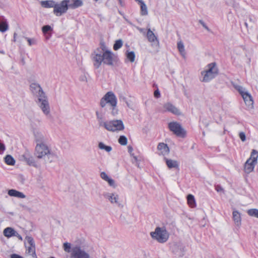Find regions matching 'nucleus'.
I'll list each match as a JSON object with an SVG mask.
<instances>
[{
  "instance_id": "72a5a7b5",
  "label": "nucleus",
  "mask_w": 258,
  "mask_h": 258,
  "mask_svg": "<svg viewBox=\"0 0 258 258\" xmlns=\"http://www.w3.org/2000/svg\"><path fill=\"white\" fill-rule=\"evenodd\" d=\"M247 214L252 217H255L258 218V209H251L247 211Z\"/></svg>"
},
{
  "instance_id": "09e8293b",
  "label": "nucleus",
  "mask_w": 258,
  "mask_h": 258,
  "mask_svg": "<svg viewBox=\"0 0 258 258\" xmlns=\"http://www.w3.org/2000/svg\"><path fill=\"white\" fill-rule=\"evenodd\" d=\"M250 61H251L250 58V57H247V55H246V56H245V63L247 64V66H250Z\"/></svg>"
},
{
  "instance_id": "864d4df0",
  "label": "nucleus",
  "mask_w": 258,
  "mask_h": 258,
  "mask_svg": "<svg viewBox=\"0 0 258 258\" xmlns=\"http://www.w3.org/2000/svg\"><path fill=\"white\" fill-rule=\"evenodd\" d=\"M13 236L17 237L20 240H23L22 236L16 231H15V235Z\"/></svg>"
},
{
  "instance_id": "f257e3e1",
  "label": "nucleus",
  "mask_w": 258,
  "mask_h": 258,
  "mask_svg": "<svg viewBox=\"0 0 258 258\" xmlns=\"http://www.w3.org/2000/svg\"><path fill=\"white\" fill-rule=\"evenodd\" d=\"M92 59L94 66L96 69H98L102 63L108 66H112L115 61V56L107 49L104 44L101 43L100 47L92 53Z\"/></svg>"
},
{
  "instance_id": "473e14b6",
  "label": "nucleus",
  "mask_w": 258,
  "mask_h": 258,
  "mask_svg": "<svg viewBox=\"0 0 258 258\" xmlns=\"http://www.w3.org/2000/svg\"><path fill=\"white\" fill-rule=\"evenodd\" d=\"M140 7H141V15L142 16H145L148 15V10L147 7L145 4V3H141V4H140Z\"/></svg>"
},
{
  "instance_id": "774afa93",
  "label": "nucleus",
  "mask_w": 258,
  "mask_h": 258,
  "mask_svg": "<svg viewBox=\"0 0 258 258\" xmlns=\"http://www.w3.org/2000/svg\"><path fill=\"white\" fill-rule=\"evenodd\" d=\"M94 1H95V2H97V1H98V0H94Z\"/></svg>"
},
{
  "instance_id": "a19ab883",
  "label": "nucleus",
  "mask_w": 258,
  "mask_h": 258,
  "mask_svg": "<svg viewBox=\"0 0 258 258\" xmlns=\"http://www.w3.org/2000/svg\"><path fill=\"white\" fill-rule=\"evenodd\" d=\"M25 39L28 41L29 46H31L32 45H35L37 43V40L35 38L31 39L28 37H25Z\"/></svg>"
},
{
  "instance_id": "c756f323",
  "label": "nucleus",
  "mask_w": 258,
  "mask_h": 258,
  "mask_svg": "<svg viewBox=\"0 0 258 258\" xmlns=\"http://www.w3.org/2000/svg\"><path fill=\"white\" fill-rule=\"evenodd\" d=\"M6 163L9 165H14L15 163V160L11 155H8L5 158Z\"/></svg>"
},
{
  "instance_id": "4d7b16f0",
  "label": "nucleus",
  "mask_w": 258,
  "mask_h": 258,
  "mask_svg": "<svg viewBox=\"0 0 258 258\" xmlns=\"http://www.w3.org/2000/svg\"><path fill=\"white\" fill-rule=\"evenodd\" d=\"M200 23L202 25V26L207 30H209L208 27L206 26V25L202 21H200Z\"/></svg>"
},
{
  "instance_id": "e2e57ef3",
  "label": "nucleus",
  "mask_w": 258,
  "mask_h": 258,
  "mask_svg": "<svg viewBox=\"0 0 258 258\" xmlns=\"http://www.w3.org/2000/svg\"><path fill=\"white\" fill-rule=\"evenodd\" d=\"M136 2H139V3L140 4H141V3H144V2L142 1V0H135Z\"/></svg>"
},
{
  "instance_id": "c9c22d12",
  "label": "nucleus",
  "mask_w": 258,
  "mask_h": 258,
  "mask_svg": "<svg viewBox=\"0 0 258 258\" xmlns=\"http://www.w3.org/2000/svg\"><path fill=\"white\" fill-rule=\"evenodd\" d=\"M127 59L132 62L135 61V54L134 51L128 52L126 53Z\"/></svg>"
},
{
  "instance_id": "7c9ffc66",
  "label": "nucleus",
  "mask_w": 258,
  "mask_h": 258,
  "mask_svg": "<svg viewBox=\"0 0 258 258\" xmlns=\"http://www.w3.org/2000/svg\"><path fill=\"white\" fill-rule=\"evenodd\" d=\"M187 203L191 207L194 208L196 206V202L194 197L191 195H188L187 197Z\"/></svg>"
},
{
  "instance_id": "4c0bfd02",
  "label": "nucleus",
  "mask_w": 258,
  "mask_h": 258,
  "mask_svg": "<svg viewBox=\"0 0 258 258\" xmlns=\"http://www.w3.org/2000/svg\"><path fill=\"white\" fill-rule=\"evenodd\" d=\"M235 89L239 92L240 95L242 96L243 95L246 94L247 92L245 90V89L241 86H236Z\"/></svg>"
},
{
  "instance_id": "412c9836",
  "label": "nucleus",
  "mask_w": 258,
  "mask_h": 258,
  "mask_svg": "<svg viewBox=\"0 0 258 258\" xmlns=\"http://www.w3.org/2000/svg\"><path fill=\"white\" fill-rule=\"evenodd\" d=\"M232 218L233 220L234 221L235 224L239 227L241 224V218L240 213L234 210L232 213Z\"/></svg>"
},
{
  "instance_id": "69168bd1",
  "label": "nucleus",
  "mask_w": 258,
  "mask_h": 258,
  "mask_svg": "<svg viewBox=\"0 0 258 258\" xmlns=\"http://www.w3.org/2000/svg\"><path fill=\"white\" fill-rule=\"evenodd\" d=\"M244 24H245V26H246V27H247V23L246 22H245V23H244Z\"/></svg>"
},
{
  "instance_id": "393cba45",
  "label": "nucleus",
  "mask_w": 258,
  "mask_h": 258,
  "mask_svg": "<svg viewBox=\"0 0 258 258\" xmlns=\"http://www.w3.org/2000/svg\"><path fill=\"white\" fill-rule=\"evenodd\" d=\"M245 104L248 106H250L253 104V100L251 95L247 92L242 96Z\"/></svg>"
},
{
  "instance_id": "de8ad7c7",
  "label": "nucleus",
  "mask_w": 258,
  "mask_h": 258,
  "mask_svg": "<svg viewBox=\"0 0 258 258\" xmlns=\"http://www.w3.org/2000/svg\"><path fill=\"white\" fill-rule=\"evenodd\" d=\"M10 258H24V257H22V256H20L19 254L14 253L10 255Z\"/></svg>"
},
{
  "instance_id": "a211bd4d",
  "label": "nucleus",
  "mask_w": 258,
  "mask_h": 258,
  "mask_svg": "<svg viewBox=\"0 0 258 258\" xmlns=\"http://www.w3.org/2000/svg\"><path fill=\"white\" fill-rule=\"evenodd\" d=\"M157 149L160 151L159 154L163 156L168 155L170 151L167 145L164 143H160L157 146Z\"/></svg>"
},
{
  "instance_id": "f8f14e48",
  "label": "nucleus",
  "mask_w": 258,
  "mask_h": 258,
  "mask_svg": "<svg viewBox=\"0 0 258 258\" xmlns=\"http://www.w3.org/2000/svg\"><path fill=\"white\" fill-rule=\"evenodd\" d=\"M25 244L26 248V253L31 255L34 258H36L35 243L33 238L30 236H26Z\"/></svg>"
},
{
  "instance_id": "f704fd0d",
  "label": "nucleus",
  "mask_w": 258,
  "mask_h": 258,
  "mask_svg": "<svg viewBox=\"0 0 258 258\" xmlns=\"http://www.w3.org/2000/svg\"><path fill=\"white\" fill-rule=\"evenodd\" d=\"M73 246H71V243L68 242H65L63 244V248L64 250L67 252H71Z\"/></svg>"
},
{
  "instance_id": "f3484780",
  "label": "nucleus",
  "mask_w": 258,
  "mask_h": 258,
  "mask_svg": "<svg viewBox=\"0 0 258 258\" xmlns=\"http://www.w3.org/2000/svg\"><path fill=\"white\" fill-rule=\"evenodd\" d=\"M163 108L164 109V111H169L176 115L180 114L179 110L170 103L164 104Z\"/></svg>"
},
{
  "instance_id": "2eb2a0df",
  "label": "nucleus",
  "mask_w": 258,
  "mask_h": 258,
  "mask_svg": "<svg viewBox=\"0 0 258 258\" xmlns=\"http://www.w3.org/2000/svg\"><path fill=\"white\" fill-rule=\"evenodd\" d=\"M105 110L104 107H101L100 108L96 110V115L97 119L98 120V125L101 127L102 125L106 121L104 120V114Z\"/></svg>"
},
{
  "instance_id": "0e129e2a",
  "label": "nucleus",
  "mask_w": 258,
  "mask_h": 258,
  "mask_svg": "<svg viewBox=\"0 0 258 258\" xmlns=\"http://www.w3.org/2000/svg\"><path fill=\"white\" fill-rule=\"evenodd\" d=\"M22 207L24 209H26L27 208V207L24 206V205H21Z\"/></svg>"
},
{
  "instance_id": "052dcab7",
  "label": "nucleus",
  "mask_w": 258,
  "mask_h": 258,
  "mask_svg": "<svg viewBox=\"0 0 258 258\" xmlns=\"http://www.w3.org/2000/svg\"><path fill=\"white\" fill-rule=\"evenodd\" d=\"M125 103L126 104V105L128 107L132 108V105L131 104V103H129L128 101H126Z\"/></svg>"
},
{
  "instance_id": "b1692460",
  "label": "nucleus",
  "mask_w": 258,
  "mask_h": 258,
  "mask_svg": "<svg viewBox=\"0 0 258 258\" xmlns=\"http://www.w3.org/2000/svg\"><path fill=\"white\" fill-rule=\"evenodd\" d=\"M8 195L11 197H15L19 198H25L26 196L22 192L15 189H10L8 191Z\"/></svg>"
},
{
  "instance_id": "bf43d9fd",
  "label": "nucleus",
  "mask_w": 258,
  "mask_h": 258,
  "mask_svg": "<svg viewBox=\"0 0 258 258\" xmlns=\"http://www.w3.org/2000/svg\"><path fill=\"white\" fill-rule=\"evenodd\" d=\"M120 100L121 101H122L123 102H126V101H127L126 98L124 96H122V97H121L120 98Z\"/></svg>"
},
{
  "instance_id": "a878e982",
  "label": "nucleus",
  "mask_w": 258,
  "mask_h": 258,
  "mask_svg": "<svg viewBox=\"0 0 258 258\" xmlns=\"http://www.w3.org/2000/svg\"><path fill=\"white\" fill-rule=\"evenodd\" d=\"M55 2L53 1H41V5L42 7L45 8H54V7L55 6Z\"/></svg>"
},
{
  "instance_id": "5fc2aeb1",
  "label": "nucleus",
  "mask_w": 258,
  "mask_h": 258,
  "mask_svg": "<svg viewBox=\"0 0 258 258\" xmlns=\"http://www.w3.org/2000/svg\"><path fill=\"white\" fill-rule=\"evenodd\" d=\"M5 146L4 144L0 143V151L4 152L5 150Z\"/></svg>"
},
{
  "instance_id": "20e7f679",
  "label": "nucleus",
  "mask_w": 258,
  "mask_h": 258,
  "mask_svg": "<svg viewBox=\"0 0 258 258\" xmlns=\"http://www.w3.org/2000/svg\"><path fill=\"white\" fill-rule=\"evenodd\" d=\"M36 103L43 113L48 119L52 118L48 99L46 95L36 99Z\"/></svg>"
},
{
  "instance_id": "3c124183",
  "label": "nucleus",
  "mask_w": 258,
  "mask_h": 258,
  "mask_svg": "<svg viewBox=\"0 0 258 258\" xmlns=\"http://www.w3.org/2000/svg\"><path fill=\"white\" fill-rule=\"evenodd\" d=\"M128 152L130 153L131 156H133L134 154L133 153V148L132 147L129 146L127 147Z\"/></svg>"
},
{
  "instance_id": "39448f33",
  "label": "nucleus",
  "mask_w": 258,
  "mask_h": 258,
  "mask_svg": "<svg viewBox=\"0 0 258 258\" xmlns=\"http://www.w3.org/2000/svg\"><path fill=\"white\" fill-rule=\"evenodd\" d=\"M101 127H103L109 132H117L122 131L124 128V124L121 120H112L106 121Z\"/></svg>"
},
{
  "instance_id": "2f4dec72",
  "label": "nucleus",
  "mask_w": 258,
  "mask_h": 258,
  "mask_svg": "<svg viewBox=\"0 0 258 258\" xmlns=\"http://www.w3.org/2000/svg\"><path fill=\"white\" fill-rule=\"evenodd\" d=\"M98 148L101 150L106 151L107 152H110L112 150V147L111 146H106L102 142L99 143Z\"/></svg>"
},
{
  "instance_id": "bb28decb",
  "label": "nucleus",
  "mask_w": 258,
  "mask_h": 258,
  "mask_svg": "<svg viewBox=\"0 0 258 258\" xmlns=\"http://www.w3.org/2000/svg\"><path fill=\"white\" fill-rule=\"evenodd\" d=\"M15 230L11 227L5 228L3 231L4 235L7 237H11L15 235Z\"/></svg>"
},
{
  "instance_id": "6e6552de",
  "label": "nucleus",
  "mask_w": 258,
  "mask_h": 258,
  "mask_svg": "<svg viewBox=\"0 0 258 258\" xmlns=\"http://www.w3.org/2000/svg\"><path fill=\"white\" fill-rule=\"evenodd\" d=\"M71 258H91L89 253L84 248L78 245H73Z\"/></svg>"
},
{
  "instance_id": "6ab92c4d",
  "label": "nucleus",
  "mask_w": 258,
  "mask_h": 258,
  "mask_svg": "<svg viewBox=\"0 0 258 258\" xmlns=\"http://www.w3.org/2000/svg\"><path fill=\"white\" fill-rule=\"evenodd\" d=\"M146 35L149 42L155 43L157 45H158L159 41L158 40L157 37L155 36V34L153 31L151 30L150 28L148 29Z\"/></svg>"
},
{
  "instance_id": "8fccbe9b",
  "label": "nucleus",
  "mask_w": 258,
  "mask_h": 258,
  "mask_svg": "<svg viewBox=\"0 0 258 258\" xmlns=\"http://www.w3.org/2000/svg\"><path fill=\"white\" fill-rule=\"evenodd\" d=\"M137 29L143 34H144V35L146 34L147 32H146V30L145 29L139 28V27H137Z\"/></svg>"
},
{
  "instance_id": "680f3d73",
  "label": "nucleus",
  "mask_w": 258,
  "mask_h": 258,
  "mask_svg": "<svg viewBox=\"0 0 258 258\" xmlns=\"http://www.w3.org/2000/svg\"><path fill=\"white\" fill-rule=\"evenodd\" d=\"M17 33H15H15H14V38H13V41L14 42H15L16 41V36H17Z\"/></svg>"
},
{
  "instance_id": "6e6d98bb",
  "label": "nucleus",
  "mask_w": 258,
  "mask_h": 258,
  "mask_svg": "<svg viewBox=\"0 0 258 258\" xmlns=\"http://www.w3.org/2000/svg\"><path fill=\"white\" fill-rule=\"evenodd\" d=\"M80 80L83 82H87V77L85 75L82 76L80 78Z\"/></svg>"
},
{
  "instance_id": "0eeeda50",
  "label": "nucleus",
  "mask_w": 258,
  "mask_h": 258,
  "mask_svg": "<svg viewBox=\"0 0 258 258\" xmlns=\"http://www.w3.org/2000/svg\"><path fill=\"white\" fill-rule=\"evenodd\" d=\"M257 157L258 152L255 150H252L250 158L247 159L244 164V171L246 173L249 174L253 170L257 163Z\"/></svg>"
},
{
  "instance_id": "c85d7f7f",
  "label": "nucleus",
  "mask_w": 258,
  "mask_h": 258,
  "mask_svg": "<svg viewBox=\"0 0 258 258\" xmlns=\"http://www.w3.org/2000/svg\"><path fill=\"white\" fill-rule=\"evenodd\" d=\"M9 29V25L6 20L2 21L0 22V32L4 33L7 31Z\"/></svg>"
},
{
  "instance_id": "1a4fd4ad",
  "label": "nucleus",
  "mask_w": 258,
  "mask_h": 258,
  "mask_svg": "<svg viewBox=\"0 0 258 258\" xmlns=\"http://www.w3.org/2000/svg\"><path fill=\"white\" fill-rule=\"evenodd\" d=\"M108 103L110 106H116L117 104V99L114 94L109 91L106 93L101 99L100 105L101 107H105L106 104Z\"/></svg>"
},
{
  "instance_id": "4be33fe9",
  "label": "nucleus",
  "mask_w": 258,
  "mask_h": 258,
  "mask_svg": "<svg viewBox=\"0 0 258 258\" xmlns=\"http://www.w3.org/2000/svg\"><path fill=\"white\" fill-rule=\"evenodd\" d=\"M22 159L29 165L36 166V162L33 157L26 153L22 156Z\"/></svg>"
},
{
  "instance_id": "a18cd8bd",
  "label": "nucleus",
  "mask_w": 258,
  "mask_h": 258,
  "mask_svg": "<svg viewBox=\"0 0 258 258\" xmlns=\"http://www.w3.org/2000/svg\"><path fill=\"white\" fill-rule=\"evenodd\" d=\"M215 189L216 190V191L218 192H223L224 193V189L219 185H217L216 186H215Z\"/></svg>"
},
{
  "instance_id": "f03ea898",
  "label": "nucleus",
  "mask_w": 258,
  "mask_h": 258,
  "mask_svg": "<svg viewBox=\"0 0 258 258\" xmlns=\"http://www.w3.org/2000/svg\"><path fill=\"white\" fill-rule=\"evenodd\" d=\"M34 155L36 158L43 159L46 163H51L56 156L51 152L50 148L44 143H37Z\"/></svg>"
},
{
  "instance_id": "aec40b11",
  "label": "nucleus",
  "mask_w": 258,
  "mask_h": 258,
  "mask_svg": "<svg viewBox=\"0 0 258 258\" xmlns=\"http://www.w3.org/2000/svg\"><path fill=\"white\" fill-rule=\"evenodd\" d=\"M67 2L68 8L75 9L82 6L83 4L81 0H65Z\"/></svg>"
},
{
  "instance_id": "58836bf2",
  "label": "nucleus",
  "mask_w": 258,
  "mask_h": 258,
  "mask_svg": "<svg viewBox=\"0 0 258 258\" xmlns=\"http://www.w3.org/2000/svg\"><path fill=\"white\" fill-rule=\"evenodd\" d=\"M119 143L123 146H125L127 144V140L124 136H121L118 139Z\"/></svg>"
},
{
  "instance_id": "c03bdc74",
  "label": "nucleus",
  "mask_w": 258,
  "mask_h": 258,
  "mask_svg": "<svg viewBox=\"0 0 258 258\" xmlns=\"http://www.w3.org/2000/svg\"><path fill=\"white\" fill-rule=\"evenodd\" d=\"M239 138L242 142H244L246 140L245 134L244 132H240L239 134Z\"/></svg>"
},
{
  "instance_id": "7ed1b4c3",
  "label": "nucleus",
  "mask_w": 258,
  "mask_h": 258,
  "mask_svg": "<svg viewBox=\"0 0 258 258\" xmlns=\"http://www.w3.org/2000/svg\"><path fill=\"white\" fill-rule=\"evenodd\" d=\"M152 238L160 243L166 242L169 238V233L164 226L157 227L154 231L150 232Z\"/></svg>"
},
{
  "instance_id": "9d476101",
  "label": "nucleus",
  "mask_w": 258,
  "mask_h": 258,
  "mask_svg": "<svg viewBox=\"0 0 258 258\" xmlns=\"http://www.w3.org/2000/svg\"><path fill=\"white\" fill-rule=\"evenodd\" d=\"M104 198L112 205L119 208H122V204L119 195L116 192H105L103 194Z\"/></svg>"
},
{
  "instance_id": "603ef678",
  "label": "nucleus",
  "mask_w": 258,
  "mask_h": 258,
  "mask_svg": "<svg viewBox=\"0 0 258 258\" xmlns=\"http://www.w3.org/2000/svg\"><path fill=\"white\" fill-rule=\"evenodd\" d=\"M154 96L156 98H159L160 96V93L158 90H157L154 92Z\"/></svg>"
},
{
  "instance_id": "4468645a",
  "label": "nucleus",
  "mask_w": 258,
  "mask_h": 258,
  "mask_svg": "<svg viewBox=\"0 0 258 258\" xmlns=\"http://www.w3.org/2000/svg\"><path fill=\"white\" fill-rule=\"evenodd\" d=\"M68 8L67 2L63 0L61 2L60 4L55 3V6L53 9V13L56 16H60L63 14L66 13Z\"/></svg>"
},
{
  "instance_id": "79ce46f5",
  "label": "nucleus",
  "mask_w": 258,
  "mask_h": 258,
  "mask_svg": "<svg viewBox=\"0 0 258 258\" xmlns=\"http://www.w3.org/2000/svg\"><path fill=\"white\" fill-rule=\"evenodd\" d=\"M106 181H107L108 183V184L110 186H112L114 188H115L116 187V185L115 184V181L109 177V178H108Z\"/></svg>"
},
{
  "instance_id": "13d9d810",
  "label": "nucleus",
  "mask_w": 258,
  "mask_h": 258,
  "mask_svg": "<svg viewBox=\"0 0 258 258\" xmlns=\"http://www.w3.org/2000/svg\"><path fill=\"white\" fill-rule=\"evenodd\" d=\"M133 157H134V160L136 162V165L138 166V167H139V163L138 162V159H137V157L136 156H134L133 155Z\"/></svg>"
},
{
  "instance_id": "cd10ccee",
  "label": "nucleus",
  "mask_w": 258,
  "mask_h": 258,
  "mask_svg": "<svg viewBox=\"0 0 258 258\" xmlns=\"http://www.w3.org/2000/svg\"><path fill=\"white\" fill-rule=\"evenodd\" d=\"M177 48L182 56L185 58L186 53L184 49V44L182 41H180L177 43Z\"/></svg>"
},
{
  "instance_id": "ddd939ff",
  "label": "nucleus",
  "mask_w": 258,
  "mask_h": 258,
  "mask_svg": "<svg viewBox=\"0 0 258 258\" xmlns=\"http://www.w3.org/2000/svg\"><path fill=\"white\" fill-rule=\"evenodd\" d=\"M31 93L36 98V99L46 95L40 85L36 82L32 83L30 85Z\"/></svg>"
},
{
  "instance_id": "9b49d317",
  "label": "nucleus",
  "mask_w": 258,
  "mask_h": 258,
  "mask_svg": "<svg viewBox=\"0 0 258 258\" xmlns=\"http://www.w3.org/2000/svg\"><path fill=\"white\" fill-rule=\"evenodd\" d=\"M168 127L170 130L173 132L177 136L181 138L185 137L186 132L179 123L177 122H171L168 124Z\"/></svg>"
},
{
  "instance_id": "ea45409f",
  "label": "nucleus",
  "mask_w": 258,
  "mask_h": 258,
  "mask_svg": "<svg viewBox=\"0 0 258 258\" xmlns=\"http://www.w3.org/2000/svg\"><path fill=\"white\" fill-rule=\"evenodd\" d=\"M52 30V29L49 25H45L42 28V31L44 34H45L47 32Z\"/></svg>"
},
{
  "instance_id": "e433bc0d",
  "label": "nucleus",
  "mask_w": 258,
  "mask_h": 258,
  "mask_svg": "<svg viewBox=\"0 0 258 258\" xmlns=\"http://www.w3.org/2000/svg\"><path fill=\"white\" fill-rule=\"evenodd\" d=\"M122 46V41L121 39L117 40L115 41L113 49L117 50Z\"/></svg>"
},
{
  "instance_id": "37998d69",
  "label": "nucleus",
  "mask_w": 258,
  "mask_h": 258,
  "mask_svg": "<svg viewBox=\"0 0 258 258\" xmlns=\"http://www.w3.org/2000/svg\"><path fill=\"white\" fill-rule=\"evenodd\" d=\"M100 176L101 178L105 181H106L108 178H109V177L105 172H102L100 174Z\"/></svg>"
},
{
  "instance_id": "338daca9",
  "label": "nucleus",
  "mask_w": 258,
  "mask_h": 258,
  "mask_svg": "<svg viewBox=\"0 0 258 258\" xmlns=\"http://www.w3.org/2000/svg\"><path fill=\"white\" fill-rule=\"evenodd\" d=\"M127 22L129 24H132L131 22H129V21H128L127 20Z\"/></svg>"
},
{
  "instance_id": "dca6fc26",
  "label": "nucleus",
  "mask_w": 258,
  "mask_h": 258,
  "mask_svg": "<svg viewBox=\"0 0 258 258\" xmlns=\"http://www.w3.org/2000/svg\"><path fill=\"white\" fill-rule=\"evenodd\" d=\"M33 135L34 136L35 141L37 143H44L46 141V138L45 136L39 130H34Z\"/></svg>"
},
{
  "instance_id": "5701e85b",
  "label": "nucleus",
  "mask_w": 258,
  "mask_h": 258,
  "mask_svg": "<svg viewBox=\"0 0 258 258\" xmlns=\"http://www.w3.org/2000/svg\"><path fill=\"white\" fill-rule=\"evenodd\" d=\"M164 160L166 161V165L169 169L171 168H178L179 164L176 160L168 159L166 158H164Z\"/></svg>"
},
{
  "instance_id": "423d86ee",
  "label": "nucleus",
  "mask_w": 258,
  "mask_h": 258,
  "mask_svg": "<svg viewBox=\"0 0 258 258\" xmlns=\"http://www.w3.org/2000/svg\"><path fill=\"white\" fill-rule=\"evenodd\" d=\"M208 69L203 71L201 75L203 76L202 82H208L214 78L218 74L217 69L215 67V63H211L207 66Z\"/></svg>"
},
{
  "instance_id": "49530a36",
  "label": "nucleus",
  "mask_w": 258,
  "mask_h": 258,
  "mask_svg": "<svg viewBox=\"0 0 258 258\" xmlns=\"http://www.w3.org/2000/svg\"><path fill=\"white\" fill-rule=\"evenodd\" d=\"M111 109H112L111 113H112L113 115H116L117 114L118 110L116 108V106H114H114H111Z\"/></svg>"
}]
</instances>
